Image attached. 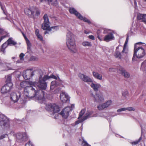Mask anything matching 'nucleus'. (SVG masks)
Here are the masks:
<instances>
[{"instance_id":"obj_1","label":"nucleus","mask_w":146,"mask_h":146,"mask_svg":"<svg viewBox=\"0 0 146 146\" xmlns=\"http://www.w3.org/2000/svg\"><path fill=\"white\" fill-rule=\"evenodd\" d=\"M38 82H28L24 81L21 82L20 86L24 88V95L26 98L30 97L31 95L29 94L31 91L33 93V97L35 98L38 102L41 104L44 103L45 98H44V92L41 89L37 91Z\"/></svg>"},{"instance_id":"obj_2","label":"nucleus","mask_w":146,"mask_h":146,"mask_svg":"<svg viewBox=\"0 0 146 146\" xmlns=\"http://www.w3.org/2000/svg\"><path fill=\"white\" fill-rule=\"evenodd\" d=\"M143 43L139 42L135 44L134 46V54L132 58V61H138L140 58H143L146 54V45L142 46L138 45Z\"/></svg>"},{"instance_id":"obj_3","label":"nucleus","mask_w":146,"mask_h":146,"mask_svg":"<svg viewBox=\"0 0 146 146\" xmlns=\"http://www.w3.org/2000/svg\"><path fill=\"white\" fill-rule=\"evenodd\" d=\"M74 35L70 32H68L66 36V43L68 49L72 52L76 53L77 49Z\"/></svg>"},{"instance_id":"obj_4","label":"nucleus","mask_w":146,"mask_h":146,"mask_svg":"<svg viewBox=\"0 0 146 146\" xmlns=\"http://www.w3.org/2000/svg\"><path fill=\"white\" fill-rule=\"evenodd\" d=\"M42 75H40L39 76V80L38 82V83L37 84L38 88L42 90H45L46 89L47 85L46 82H45V81L47 80L50 78H52L58 80V78L53 75H52L50 76H48L47 75H45L42 79Z\"/></svg>"},{"instance_id":"obj_5","label":"nucleus","mask_w":146,"mask_h":146,"mask_svg":"<svg viewBox=\"0 0 146 146\" xmlns=\"http://www.w3.org/2000/svg\"><path fill=\"white\" fill-rule=\"evenodd\" d=\"M85 112V110L84 109H83L81 110L79 114V116L78 118V120L76 121L74 124H73V126H75L76 125L82 122L89 118L95 116V115H92L93 113V111H88L86 113L85 116L82 117Z\"/></svg>"},{"instance_id":"obj_6","label":"nucleus","mask_w":146,"mask_h":146,"mask_svg":"<svg viewBox=\"0 0 146 146\" xmlns=\"http://www.w3.org/2000/svg\"><path fill=\"white\" fill-rule=\"evenodd\" d=\"M25 13L29 17L35 19L37 18L40 15V11L38 8L32 7L25 8Z\"/></svg>"},{"instance_id":"obj_7","label":"nucleus","mask_w":146,"mask_h":146,"mask_svg":"<svg viewBox=\"0 0 146 146\" xmlns=\"http://www.w3.org/2000/svg\"><path fill=\"white\" fill-rule=\"evenodd\" d=\"M24 98L21 95V93L19 92H12L11 93L10 95L11 100L14 103L17 102L18 100L21 101L22 104L25 103V99L26 98V96L24 95Z\"/></svg>"},{"instance_id":"obj_8","label":"nucleus","mask_w":146,"mask_h":146,"mask_svg":"<svg viewBox=\"0 0 146 146\" xmlns=\"http://www.w3.org/2000/svg\"><path fill=\"white\" fill-rule=\"evenodd\" d=\"M0 125L7 129H9L10 127L9 119L2 113L0 114Z\"/></svg>"},{"instance_id":"obj_9","label":"nucleus","mask_w":146,"mask_h":146,"mask_svg":"<svg viewBox=\"0 0 146 146\" xmlns=\"http://www.w3.org/2000/svg\"><path fill=\"white\" fill-rule=\"evenodd\" d=\"M44 20V23L42 24V28L44 30H45L44 32V34H50V26L49 25L50 22L47 15L45 14L43 17Z\"/></svg>"},{"instance_id":"obj_10","label":"nucleus","mask_w":146,"mask_h":146,"mask_svg":"<svg viewBox=\"0 0 146 146\" xmlns=\"http://www.w3.org/2000/svg\"><path fill=\"white\" fill-rule=\"evenodd\" d=\"M103 33L106 34L104 40L106 42H109L114 39V38L113 33L111 30L108 29H104L103 30Z\"/></svg>"},{"instance_id":"obj_11","label":"nucleus","mask_w":146,"mask_h":146,"mask_svg":"<svg viewBox=\"0 0 146 146\" xmlns=\"http://www.w3.org/2000/svg\"><path fill=\"white\" fill-rule=\"evenodd\" d=\"M46 108L47 110L52 111L53 113L58 112L60 110L59 107L54 104H50L47 105Z\"/></svg>"},{"instance_id":"obj_12","label":"nucleus","mask_w":146,"mask_h":146,"mask_svg":"<svg viewBox=\"0 0 146 146\" xmlns=\"http://www.w3.org/2000/svg\"><path fill=\"white\" fill-rule=\"evenodd\" d=\"M17 141L19 142L23 143L26 141L27 139V136L25 132H19L16 135Z\"/></svg>"},{"instance_id":"obj_13","label":"nucleus","mask_w":146,"mask_h":146,"mask_svg":"<svg viewBox=\"0 0 146 146\" xmlns=\"http://www.w3.org/2000/svg\"><path fill=\"white\" fill-rule=\"evenodd\" d=\"M91 96L94 98V101L95 102L100 103L103 102L104 100L103 95L101 93L96 92L95 95L92 93Z\"/></svg>"},{"instance_id":"obj_14","label":"nucleus","mask_w":146,"mask_h":146,"mask_svg":"<svg viewBox=\"0 0 146 146\" xmlns=\"http://www.w3.org/2000/svg\"><path fill=\"white\" fill-rule=\"evenodd\" d=\"M112 103L111 100H109L104 103L100 104L97 106V108L99 110H105L111 105Z\"/></svg>"},{"instance_id":"obj_15","label":"nucleus","mask_w":146,"mask_h":146,"mask_svg":"<svg viewBox=\"0 0 146 146\" xmlns=\"http://www.w3.org/2000/svg\"><path fill=\"white\" fill-rule=\"evenodd\" d=\"M71 111V108L70 106H68L63 109L60 113V114L63 117L66 119L69 116V113Z\"/></svg>"},{"instance_id":"obj_16","label":"nucleus","mask_w":146,"mask_h":146,"mask_svg":"<svg viewBox=\"0 0 146 146\" xmlns=\"http://www.w3.org/2000/svg\"><path fill=\"white\" fill-rule=\"evenodd\" d=\"M33 72L31 70H27L23 71V76L24 79L28 80L34 76Z\"/></svg>"},{"instance_id":"obj_17","label":"nucleus","mask_w":146,"mask_h":146,"mask_svg":"<svg viewBox=\"0 0 146 146\" xmlns=\"http://www.w3.org/2000/svg\"><path fill=\"white\" fill-rule=\"evenodd\" d=\"M13 84L12 83H10L9 84H6L2 88L1 92L2 94H5L9 92L12 88Z\"/></svg>"},{"instance_id":"obj_18","label":"nucleus","mask_w":146,"mask_h":146,"mask_svg":"<svg viewBox=\"0 0 146 146\" xmlns=\"http://www.w3.org/2000/svg\"><path fill=\"white\" fill-rule=\"evenodd\" d=\"M61 100L63 103H66L70 100V98L68 94L65 92H62L60 95Z\"/></svg>"},{"instance_id":"obj_19","label":"nucleus","mask_w":146,"mask_h":146,"mask_svg":"<svg viewBox=\"0 0 146 146\" xmlns=\"http://www.w3.org/2000/svg\"><path fill=\"white\" fill-rule=\"evenodd\" d=\"M117 71L118 73L123 75L125 78H128L130 76L129 73L126 72L125 69L121 66L118 67Z\"/></svg>"},{"instance_id":"obj_20","label":"nucleus","mask_w":146,"mask_h":146,"mask_svg":"<svg viewBox=\"0 0 146 146\" xmlns=\"http://www.w3.org/2000/svg\"><path fill=\"white\" fill-rule=\"evenodd\" d=\"M58 80L56 81L54 80L52 81L51 83L50 88L51 89H53L55 87L62 84V82L60 78L58 77Z\"/></svg>"},{"instance_id":"obj_21","label":"nucleus","mask_w":146,"mask_h":146,"mask_svg":"<svg viewBox=\"0 0 146 146\" xmlns=\"http://www.w3.org/2000/svg\"><path fill=\"white\" fill-rule=\"evenodd\" d=\"M79 76L82 80L85 82H87L88 83L93 82V80L91 79L83 74H79Z\"/></svg>"},{"instance_id":"obj_22","label":"nucleus","mask_w":146,"mask_h":146,"mask_svg":"<svg viewBox=\"0 0 146 146\" xmlns=\"http://www.w3.org/2000/svg\"><path fill=\"white\" fill-rule=\"evenodd\" d=\"M69 11L70 14L74 15L78 18L81 14L74 8L72 7L69 8Z\"/></svg>"},{"instance_id":"obj_23","label":"nucleus","mask_w":146,"mask_h":146,"mask_svg":"<svg viewBox=\"0 0 146 146\" xmlns=\"http://www.w3.org/2000/svg\"><path fill=\"white\" fill-rule=\"evenodd\" d=\"M119 47L120 46H119L116 47L115 51L114 54V56L116 58L121 59L122 55L120 52Z\"/></svg>"},{"instance_id":"obj_24","label":"nucleus","mask_w":146,"mask_h":146,"mask_svg":"<svg viewBox=\"0 0 146 146\" xmlns=\"http://www.w3.org/2000/svg\"><path fill=\"white\" fill-rule=\"evenodd\" d=\"M138 19L142 20V21L146 24V14L138 13L137 15Z\"/></svg>"},{"instance_id":"obj_25","label":"nucleus","mask_w":146,"mask_h":146,"mask_svg":"<svg viewBox=\"0 0 146 146\" xmlns=\"http://www.w3.org/2000/svg\"><path fill=\"white\" fill-rule=\"evenodd\" d=\"M141 135L140 137L139 138V139L137 140H136L135 141H133V142H130V143L132 145H136L137 144H138L139 142H140L141 140L142 139V135H143V126L142 125H141Z\"/></svg>"},{"instance_id":"obj_26","label":"nucleus","mask_w":146,"mask_h":146,"mask_svg":"<svg viewBox=\"0 0 146 146\" xmlns=\"http://www.w3.org/2000/svg\"><path fill=\"white\" fill-rule=\"evenodd\" d=\"M90 86L95 92H97L98 90V89L101 87L100 85L97 83H92L90 84Z\"/></svg>"},{"instance_id":"obj_27","label":"nucleus","mask_w":146,"mask_h":146,"mask_svg":"<svg viewBox=\"0 0 146 146\" xmlns=\"http://www.w3.org/2000/svg\"><path fill=\"white\" fill-rule=\"evenodd\" d=\"M9 46H14L17 44V42L15 41L13 38L10 37L7 41Z\"/></svg>"},{"instance_id":"obj_28","label":"nucleus","mask_w":146,"mask_h":146,"mask_svg":"<svg viewBox=\"0 0 146 146\" xmlns=\"http://www.w3.org/2000/svg\"><path fill=\"white\" fill-rule=\"evenodd\" d=\"M126 110H128L129 111H134V109L132 107H129L128 108H124L119 109L117 110V112H119L123 111H125Z\"/></svg>"},{"instance_id":"obj_29","label":"nucleus","mask_w":146,"mask_h":146,"mask_svg":"<svg viewBox=\"0 0 146 146\" xmlns=\"http://www.w3.org/2000/svg\"><path fill=\"white\" fill-rule=\"evenodd\" d=\"M93 76L99 80H102V76L101 74H100L98 73L95 72H93Z\"/></svg>"},{"instance_id":"obj_30","label":"nucleus","mask_w":146,"mask_h":146,"mask_svg":"<svg viewBox=\"0 0 146 146\" xmlns=\"http://www.w3.org/2000/svg\"><path fill=\"white\" fill-rule=\"evenodd\" d=\"M80 19L83 21L84 22L88 23L89 24H91L90 21L85 17H83L81 14L78 18Z\"/></svg>"},{"instance_id":"obj_31","label":"nucleus","mask_w":146,"mask_h":146,"mask_svg":"<svg viewBox=\"0 0 146 146\" xmlns=\"http://www.w3.org/2000/svg\"><path fill=\"white\" fill-rule=\"evenodd\" d=\"M9 46L7 41H6L1 46V51L3 52V53L5 52V48Z\"/></svg>"},{"instance_id":"obj_32","label":"nucleus","mask_w":146,"mask_h":146,"mask_svg":"<svg viewBox=\"0 0 146 146\" xmlns=\"http://www.w3.org/2000/svg\"><path fill=\"white\" fill-rule=\"evenodd\" d=\"M128 52V49L127 46H123V49L121 52L122 55L126 56Z\"/></svg>"},{"instance_id":"obj_33","label":"nucleus","mask_w":146,"mask_h":146,"mask_svg":"<svg viewBox=\"0 0 146 146\" xmlns=\"http://www.w3.org/2000/svg\"><path fill=\"white\" fill-rule=\"evenodd\" d=\"M59 29V27L58 26L52 27H51L49 30H50V34L52 32H54L58 30Z\"/></svg>"},{"instance_id":"obj_34","label":"nucleus","mask_w":146,"mask_h":146,"mask_svg":"<svg viewBox=\"0 0 146 146\" xmlns=\"http://www.w3.org/2000/svg\"><path fill=\"white\" fill-rule=\"evenodd\" d=\"M25 56V54L23 53H21L19 55L20 60L17 61V63H20L21 62L23 61L24 60V57Z\"/></svg>"},{"instance_id":"obj_35","label":"nucleus","mask_w":146,"mask_h":146,"mask_svg":"<svg viewBox=\"0 0 146 146\" xmlns=\"http://www.w3.org/2000/svg\"><path fill=\"white\" fill-rule=\"evenodd\" d=\"M141 70L143 72L146 71V60L144 61L141 64Z\"/></svg>"},{"instance_id":"obj_36","label":"nucleus","mask_w":146,"mask_h":146,"mask_svg":"<svg viewBox=\"0 0 146 146\" xmlns=\"http://www.w3.org/2000/svg\"><path fill=\"white\" fill-rule=\"evenodd\" d=\"M82 44L83 46L85 47H90L92 46V43L91 42L87 41H84L82 43Z\"/></svg>"},{"instance_id":"obj_37","label":"nucleus","mask_w":146,"mask_h":146,"mask_svg":"<svg viewBox=\"0 0 146 146\" xmlns=\"http://www.w3.org/2000/svg\"><path fill=\"white\" fill-rule=\"evenodd\" d=\"M49 4H51L52 5L56 6L57 4V0H48Z\"/></svg>"},{"instance_id":"obj_38","label":"nucleus","mask_w":146,"mask_h":146,"mask_svg":"<svg viewBox=\"0 0 146 146\" xmlns=\"http://www.w3.org/2000/svg\"><path fill=\"white\" fill-rule=\"evenodd\" d=\"M11 76L10 75H9L7 76V79L6 80V84H9V83H12L11 82Z\"/></svg>"},{"instance_id":"obj_39","label":"nucleus","mask_w":146,"mask_h":146,"mask_svg":"<svg viewBox=\"0 0 146 146\" xmlns=\"http://www.w3.org/2000/svg\"><path fill=\"white\" fill-rule=\"evenodd\" d=\"M82 146H91V145H89L83 137H82Z\"/></svg>"},{"instance_id":"obj_40","label":"nucleus","mask_w":146,"mask_h":146,"mask_svg":"<svg viewBox=\"0 0 146 146\" xmlns=\"http://www.w3.org/2000/svg\"><path fill=\"white\" fill-rule=\"evenodd\" d=\"M128 93L127 91H123L122 93V96L125 99L127 98L128 96Z\"/></svg>"},{"instance_id":"obj_41","label":"nucleus","mask_w":146,"mask_h":146,"mask_svg":"<svg viewBox=\"0 0 146 146\" xmlns=\"http://www.w3.org/2000/svg\"><path fill=\"white\" fill-rule=\"evenodd\" d=\"M100 30H98L97 33L98 35L97 37L98 38L100 41H102L103 40V39L102 38L100 37Z\"/></svg>"},{"instance_id":"obj_42","label":"nucleus","mask_w":146,"mask_h":146,"mask_svg":"<svg viewBox=\"0 0 146 146\" xmlns=\"http://www.w3.org/2000/svg\"><path fill=\"white\" fill-rule=\"evenodd\" d=\"M26 42V43L27 46V49L28 50H30L31 46V44L29 40L28 41H27Z\"/></svg>"},{"instance_id":"obj_43","label":"nucleus","mask_w":146,"mask_h":146,"mask_svg":"<svg viewBox=\"0 0 146 146\" xmlns=\"http://www.w3.org/2000/svg\"><path fill=\"white\" fill-rule=\"evenodd\" d=\"M25 146H34V145L30 141H29L26 144Z\"/></svg>"},{"instance_id":"obj_44","label":"nucleus","mask_w":146,"mask_h":146,"mask_svg":"<svg viewBox=\"0 0 146 146\" xmlns=\"http://www.w3.org/2000/svg\"><path fill=\"white\" fill-rule=\"evenodd\" d=\"M38 60V58L36 56H33L31 57L30 58V60L35 61L37 60Z\"/></svg>"},{"instance_id":"obj_45","label":"nucleus","mask_w":146,"mask_h":146,"mask_svg":"<svg viewBox=\"0 0 146 146\" xmlns=\"http://www.w3.org/2000/svg\"><path fill=\"white\" fill-rule=\"evenodd\" d=\"M0 5L1 6V8L2 9V10H3V12L5 14V15H6V12L5 11V7H4L3 6V5H2V4H1V2H0Z\"/></svg>"},{"instance_id":"obj_46","label":"nucleus","mask_w":146,"mask_h":146,"mask_svg":"<svg viewBox=\"0 0 146 146\" xmlns=\"http://www.w3.org/2000/svg\"><path fill=\"white\" fill-rule=\"evenodd\" d=\"M36 36L40 41H42L43 40V37L40 34L36 35Z\"/></svg>"},{"instance_id":"obj_47","label":"nucleus","mask_w":146,"mask_h":146,"mask_svg":"<svg viewBox=\"0 0 146 146\" xmlns=\"http://www.w3.org/2000/svg\"><path fill=\"white\" fill-rule=\"evenodd\" d=\"M7 134H3L0 136V139H2L4 138L7 137Z\"/></svg>"},{"instance_id":"obj_48","label":"nucleus","mask_w":146,"mask_h":146,"mask_svg":"<svg viewBox=\"0 0 146 146\" xmlns=\"http://www.w3.org/2000/svg\"><path fill=\"white\" fill-rule=\"evenodd\" d=\"M107 119L109 121V123H110V130H111V131H112V129L111 127V125H110V123H111V122L112 119L111 118H107Z\"/></svg>"},{"instance_id":"obj_49","label":"nucleus","mask_w":146,"mask_h":146,"mask_svg":"<svg viewBox=\"0 0 146 146\" xmlns=\"http://www.w3.org/2000/svg\"><path fill=\"white\" fill-rule=\"evenodd\" d=\"M5 32L4 29L0 27V35L4 34Z\"/></svg>"},{"instance_id":"obj_50","label":"nucleus","mask_w":146,"mask_h":146,"mask_svg":"<svg viewBox=\"0 0 146 146\" xmlns=\"http://www.w3.org/2000/svg\"><path fill=\"white\" fill-rule=\"evenodd\" d=\"M5 66H6L7 67V68H6L5 70H8L10 69V67H9L10 64H5L4 65Z\"/></svg>"},{"instance_id":"obj_51","label":"nucleus","mask_w":146,"mask_h":146,"mask_svg":"<svg viewBox=\"0 0 146 146\" xmlns=\"http://www.w3.org/2000/svg\"><path fill=\"white\" fill-rule=\"evenodd\" d=\"M95 117H106L103 114H97Z\"/></svg>"},{"instance_id":"obj_52","label":"nucleus","mask_w":146,"mask_h":146,"mask_svg":"<svg viewBox=\"0 0 146 146\" xmlns=\"http://www.w3.org/2000/svg\"><path fill=\"white\" fill-rule=\"evenodd\" d=\"M88 37L90 39L92 40H95V38L93 35H89L88 36Z\"/></svg>"},{"instance_id":"obj_53","label":"nucleus","mask_w":146,"mask_h":146,"mask_svg":"<svg viewBox=\"0 0 146 146\" xmlns=\"http://www.w3.org/2000/svg\"><path fill=\"white\" fill-rule=\"evenodd\" d=\"M128 39H129L128 37L127 36L126 38V40L125 42V43L124 46H127V44L128 42Z\"/></svg>"},{"instance_id":"obj_54","label":"nucleus","mask_w":146,"mask_h":146,"mask_svg":"<svg viewBox=\"0 0 146 146\" xmlns=\"http://www.w3.org/2000/svg\"><path fill=\"white\" fill-rule=\"evenodd\" d=\"M35 34L36 36L40 34L39 33V30L38 29H37L36 30Z\"/></svg>"},{"instance_id":"obj_55","label":"nucleus","mask_w":146,"mask_h":146,"mask_svg":"<svg viewBox=\"0 0 146 146\" xmlns=\"http://www.w3.org/2000/svg\"><path fill=\"white\" fill-rule=\"evenodd\" d=\"M115 70V69L113 68H110L109 69V71L110 72H114Z\"/></svg>"},{"instance_id":"obj_56","label":"nucleus","mask_w":146,"mask_h":146,"mask_svg":"<svg viewBox=\"0 0 146 146\" xmlns=\"http://www.w3.org/2000/svg\"><path fill=\"white\" fill-rule=\"evenodd\" d=\"M134 0V5H135V8H136V7H137V3L136 2V0Z\"/></svg>"},{"instance_id":"obj_57","label":"nucleus","mask_w":146,"mask_h":146,"mask_svg":"<svg viewBox=\"0 0 146 146\" xmlns=\"http://www.w3.org/2000/svg\"><path fill=\"white\" fill-rule=\"evenodd\" d=\"M84 33L86 34H89L90 32H88L87 30H85L84 31Z\"/></svg>"},{"instance_id":"obj_58","label":"nucleus","mask_w":146,"mask_h":146,"mask_svg":"<svg viewBox=\"0 0 146 146\" xmlns=\"http://www.w3.org/2000/svg\"><path fill=\"white\" fill-rule=\"evenodd\" d=\"M24 38L26 41V42H27V41H28L29 40L28 39V38H27V36H24Z\"/></svg>"},{"instance_id":"obj_59","label":"nucleus","mask_w":146,"mask_h":146,"mask_svg":"<svg viewBox=\"0 0 146 146\" xmlns=\"http://www.w3.org/2000/svg\"><path fill=\"white\" fill-rule=\"evenodd\" d=\"M40 2H43L44 1H47L48 0H40Z\"/></svg>"},{"instance_id":"obj_60","label":"nucleus","mask_w":146,"mask_h":146,"mask_svg":"<svg viewBox=\"0 0 146 146\" xmlns=\"http://www.w3.org/2000/svg\"><path fill=\"white\" fill-rule=\"evenodd\" d=\"M74 105L73 104H72L71 106V107H70L71 108L72 110V108H74Z\"/></svg>"},{"instance_id":"obj_61","label":"nucleus","mask_w":146,"mask_h":146,"mask_svg":"<svg viewBox=\"0 0 146 146\" xmlns=\"http://www.w3.org/2000/svg\"><path fill=\"white\" fill-rule=\"evenodd\" d=\"M119 114H115V115H112V117H114V116H115L117 115H119Z\"/></svg>"},{"instance_id":"obj_62","label":"nucleus","mask_w":146,"mask_h":146,"mask_svg":"<svg viewBox=\"0 0 146 146\" xmlns=\"http://www.w3.org/2000/svg\"><path fill=\"white\" fill-rule=\"evenodd\" d=\"M2 63H1V61H0V67L1 66H2Z\"/></svg>"},{"instance_id":"obj_63","label":"nucleus","mask_w":146,"mask_h":146,"mask_svg":"<svg viewBox=\"0 0 146 146\" xmlns=\"http://www.w3.org/2000/svg\"><path fill=\"white\" fill-rule=\"evenodd\" d=\"M22 34H23V36L24 37V36H26V35H25V34L24 33H22Z\"/></svg>"},{"instance_id":"obj_64","label":"nucleus","mask_w":146,"mask_h":146,"mask_svg":"<svg viewBox=\"0 0 146 146\" xmlns=\"http://www.w3.org/2000/svg\"><path fill=\"white\" fill-rule=\"evenodd\" d=\"M65 146H68V144L67 143H66L65 144Z\"/></svg>"}]
</instances>
